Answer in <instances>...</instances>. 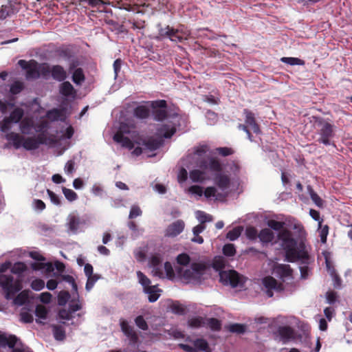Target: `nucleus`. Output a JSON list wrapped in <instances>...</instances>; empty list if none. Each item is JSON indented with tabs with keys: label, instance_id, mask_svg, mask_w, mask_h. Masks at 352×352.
I'll return each instance as SVG.
<instances>
[{
	"label": "nucleus",
	"instance_id": "obj_1",
	"mask_svg": "<svg viewBox=\"0 0 352 352\" xmlns=\"http://www.w3.org/2000/svg\"><path fill=\"white\" fill-rule=\"evenodd\" d=\"M278 239L281 242V246L285 252V260L290 263L301 261L302 263L307 264L309 258L307 252L305 250L303 244L298 246L297 241L293 238L292 233L287 229L278 232Z\"/></svg>",
	"mask_w": 352,
	"mask_h": 352
},
{
	"label": "nucleus",
	"instance_id": "obj_2",
	"mask_svg": "<svg viewBox=\"0 0 352 352\" xmlns=\"http://www.w3.org/2000/svg\"><path fill=\"white\" fill-rule=\"evenodd\" d=\"M313 118L314 120V126L319 135L318 142L326 146L331 145V139L335 135L334 126L322 118L314 116Z\"/></svg>",
	"mask_w": 352,
	"mask_h": 352
},
{
	"label": "nucleus",
	"instance_id": "obj_3",
	"mask_svg": "<svg viewBox=\"0 0 352 352\" xmlns=\"http://www.w3.org/2000/svg\"><path fill=\"white\" fill-rule=\"evenodd\" d=\"M0 287L3 290L6 299L10 300L21 290L22 284L20 280L14 281L12 275L0 274Z\"/></svg>",
	"mask_w": 352,
	"mask_h": 352
},
{
	"label": "nucleus",
	"instance_id": "obj_4",
	"mask_svg": "<svg viewBox=\"0 0 352 352\" xmlns=\"http://www.w3.org/2000/svg\"><path fill=\"white\" fill-rule=\"evenodd\" d=\"M18 65L25 70V78L28 80H36L42 77L43 63H38L36 60L32 59L30 60H19Z\"/></svg>",
	"mask_w": 352,
	"mask_h": 352
},
{
	"label": "nucleus",
	"instance_id": "obj_5",
	"mask_svg": "<svg viewBox=\"0 0 352 352\" xmlns=\"http://www.w3.org/2000/svg\"><path fill=\"white\" fill-rule=\"evenodd\" d=\"M42 77L47 78L50 75L58 82H63L67 78V74L64 67L60 65H54L52 67L47 63H43L41 68Z\"/></svg>",
	"mask_w": 352,
	"mask_h": 352
},
{
	"label": "nucleus",
	"instance_id": "obj_6",
	"mask_svg": "<svg viewBox=\"0 0 352 352\" xmlns=\"http://www.w3.org/2000/svg\"><path fill=\"white\" fill-rule=\"evenodd\" d=\"M146 104H149L154 120L163 121L168 117V104L165 100L147 101Z\"/></svg>",
	"mask_w": 352,
	"mask_h": 352
},
{
	"label": "nucleus",
	"instance_id": "obj_7",
	"mask_svg": "<svg viewBox=\"0 0 352 352\" xmlns=\"http://www.w3.org/2000/svg\"><path fill=\"white\" fill-rule=\"evenodd\" d=\"M263 289L265 292L267 297L272 298L274 295V291L281 292L285 287L282 283H279L274 277L267 276L262 279Z\"/></svg>",
	"mask_w": 352,
	"mask_h": 352
},
{
	"label": "nucleus",
	"instance_id": "obj_8",
	"mask_svg": "<svg viewBox=\"0 0 352 352\" xmlns=\"http://www.w3.org/2000/svg\"><path fill=\"white\" fill-rule=\"evenodd\" d=\"M220 281L225 285L236 287L240 283V276L235 270L222 271L219 273Z\"/></svg>",
	"mask_w": 352,
	"mask_h": 352
},
{
	"label": "nucleus",
	"instance_id": "obj_9",
	"mask_svg": "<svg viewBox=\"0 0 352 352\" xmlns=\"http://www.w3.org/2000/svg\"><path fill=\"white\" fill-rule=\"evenodd\" d=\"M159 34L162 37H168L172 41L182 42L183 37L179 35V30L167 25L159 30Z\"/></svg>",
	"mask_w": 352,
	"mask_h": 352
},
{
	"label": "nucleus",
	"instance_id": "obj_10",
	"mask_svg": "<svg viewBox=\"0 0 352 352\" xmlns=\"http://www.w3.org/2000/svg\"><path fill=\"white\" fill-rule=\"evenodd\" d=\"M274 272L283 280L287 278H293V270L289 265L277 264L274 267Z\"/></svg>",
	"mask_w": 352,
	"mask_h": 352
},
{
	"label": "nucleus",
	"instance_id": "obj_11",
	"mask_svg": "<svg viewBox=\"0 0 352 352\" xmlns=\"http://www.w3.org/2000/svg\"><path fill=\"white\" fill-rule=\"evenodd\" d=\"M184 222L181 220H177L173 223L170 224L166 230V236H176L179 234L184 229Z\"/></svg>",
	"mask_w": 352,
	"mask_h": 352
},
{
	"label": "nucleus",
	"instance_id": "obj_12",
	"mask_svg": "<svg viewBox=\"0 0 352 352\" xmlns=\"http://www.w3.org/2000/svg\"><path fill=\"white\" fill-rule=\"evenodd\" d=\"M243 114L245 116V122L248 127H251L254 133H260V127L256 121L254 114L248 109H243Z\"/></svg>",
	"mask_w": 352,
	"mask_h": 352
},
{
	"label": "nucleus",
	"instance_id": "obj_13",
	"mask_svg": "<svg viewBox=\"0 0 352 352\" xmlns=\"http://www.w3.org/2000/svg\"><path fill=\"white\" fill-rule=\"evenodd\" d=\"M151 107L149 104L138 105L133 109V116L139 120H145L149 118L151 115Z\"/></svg>",
	"mask_w": 352,
	"mask_h": 352
},
{
	"label": "nucleus",
	"instance_id": "obj_14",
	"mask_svg": "<svg viewBox=\"0 0 352 352\" xmlns=\"http://www.w3.org/2000/svg\"><path fill=\"white\" fill-rule=\"evenodd\" d=\"M121 329L123 333L133 342H136L138 340V336L133 329V327L130 326L129 322L122 320L120 322Z\"/></svg>",
	"mask_w": 352,
	"mask_h": 352
},
{
	"label": "nucleus",
	"instance_id": "obj_15",
	"mask_svg": "<svg viewBox=\"0 0 352 352\" xmlns=\"http://www.w3.org/2000/svg\"><path fill=\"white\" fill-rule=\"evenodd\" d=\"M278 333L282 341L285 343L291 339H294L295 333L294 329L289 326L280 327Z\"/></svg>",
	"mask_w": 352,
	"mask_h": 352
},
{
	"label": "nucleus",
	"instance_id": "obj_16",
	"mask_svg": "<svg viewBox=\"0 0 352 352\" xmlns=\"http://www.w3.org/2000/svg\"><path fill=\"white\" fill-rule=\"evenodd\" d=\"M215 184L222 190L228 189L230 186V178L226 174L219 173L214 178Z\"/></svg>",
	"mask_w": 352,
	"mask_h": 352
},
{
	"label": "nucleus",
	"instance_id": "obj_17",
	"mask_svg": "<svg viewBox=\"0 0 352 352\" xmlns=\"http://www.w3.org/2000/svg\"><path fill=\"white\" fill-rule=\"evenodd\" d=\"M7 140L12 142V145L16 149H19L23 146L25 137L14 132H10L6 135Z\"/></svg>",
	"mask_w": 352,
	"mask_h": 352
},
{
	"label": "nucleus",
	"instance_id": "obj_18",
	"mask_svg": "<svg viewBox=\"0 0 352 352\" xmlns=\"http://www.w3.org/2000/svg\"><path fill=\"white\" fill-rule=\"evenodd\" d=\"M60 94L65 97L74 96L76 90L69 81H63L59 87Z\"/></svg>",
	"mask_w": 352,
	"mask_h": 352
},
{
	"label": "nucleus",
	"instance_id": "obj_19",
	"mask_svg": "<svg viewBox=\"0 0 352 352\" xmlns=\"http://www.w3.org/2000/svg\"><path fill=\"white\" fill-rule=\"evenodd\" d=\"M113 140L116 142L121 144L123 147L129 149H132L134 147L133 142L128 137L121 134V133H116L113 135Z\"/></svg>",
	"mask_w": 352,
	"mask_h": 352
},
{
	"label": "nucleus",
	"instance_id": "obj_20",
	"mask_svg": "<svg viewBox=\"0 0 352 352\" xmlns=\"http://www.w3.org/2000/svg\"><path fill=\"white\" fill-rule=\"evenodd\" d=\"M190 268L197 281H200L201 276L206 270V264L204 263H192L190 265Z\"/></svg>",
	"mask_w": 352,
	"mask_h": 352
},
{
	"label": "nucleus",
	"instance_id": "obj_21",
	"mask_svg": "<svg viewBox=\"0 0 352 352\" xmlns=\"http://www.w3.org/2000/svg\"><path fill=\"white\" fill-rule=\"evenodd\" d=\"M46 117L51 121L63 120L65 119V113L63 109H52L49 110L46 113Z\"/></svg>",
	"mask_w": 352,
	"mask_h": 352
},
{
	"label": "nucleus",
	"instance_id": "obj_22",
	"mask_svg": "<svg viewBox=\"0 0 352 352\" xmlns=\"http://www.w3.org/2000/svg\"><path fill=\"white\" fill-rule=\"evenodd\" d=\"M258 238L263 243H269L274 239V234L270 228H263L258 233Z\"/></svg>",
	"mask_w": 352,
	"mask_h": 352
},
{
	"label": "nucleus",
	"instance_id": "obj_23",
	"mask_svg": "<svg viewBox=\"0 0 352 352\" xmlns=\"http://www.w3.org/2000/svg\"><path fill=\"white\" fill-rule=\"evenodd\" d=\"M137 276L139 283L143 286L144 293H150L152 289L150 279L140 271L137 272Z\"/></svg>",
	"mask_w": 352,
	"mask_h": 352
},
{
	"label": "nucleus",
	"instance_id": "obj_24",
	"mask_svg": "<svg viewBox=\"0 0 352 352\" xmlns=\"http://www.w3.org/2000/svg\"><path fill=\"white\" fill-rule=\"evenodd\" d=\"M142 145L144 146V149L154 151L160 148L161 144L158 140L150 138L147 140H144L142 142Z\"/></svg>",
	"mask_w": 352,
	"mask_h": 352
},
{
	"label": "nucleus",
	"instance_id": "obj_25",
	"mask_svg": "<svg viewBox=\"0 0 352 352\" xmlns=\"http://www.w3.org/2000/svg\"><path fill=\"white\" fill-rule=\"evenodd\" d=\"M208 168L210 171L221 173L223 170V166L218 158L210 157L208 158Z\"/></svg>",
	"mask_w": 352,
	"mask_h": 352
},
{
	"label": "nucleus",
	"instance_id": "obj_26",
	"mask_svg": "<svg viewBox=\"0 0 352 352\" xmlns=\"http://www.w3.org/2000/svg\"><path fill=\"white\" fill-rule=\"evenodd\" d=\"M35 139L38 147L40 144H54L56 143L54 137L47 138L44 133H41L37 136H35Z\"/></svg>",
	"mask_w": 352,
	"mask_h": 352
},
{
	"label": "nucleus",
	"instance_id": "obj_27",
	"mask_svg": "<svg viewBox=\"0 0 352 352\" xmlns=\"http://www.w3.org/2000/svg\"><path fill=\"white\" fill-rule=\"evenodd\" d=\"M178 274L182 276L184 280L187 281H197L196 277L193 274V272L192 269H186L183 270L182 267H178L176 269Z\"/></svg>",
	"mask_w": 352,
	"mask_h": 352
},
{
	"label": "nucleus",
	"instance_id": "obj_28",
	"mask_svg": "<svg viewBox=\"0 0 352 352\" xmlns=\"http://www.w3.org/2000/svg\"><path fill=\"white\" fill-rule=\"evenodd\" d=\"M24 116V111L20 107L15 108L8 117L13 123H18Z\"/></svg>",
	"mask_w": 352,
	"mask_h": 352
},
{
	"label": "nucleus",
	"instance_id": "obj_29",
	"mask_svg": "<svg viewBox=\"0 0 352 352\" xmlns=\"http://www.w3.org/2000/svg\"><path fill=\"white\" fill-rule=\"evenodd\" d=\"M326 263H327V267L328 269V271L329 272L331 276L333 278L334 287L340 288L341 287V284H342V280H341L340 277L336 273V271L334 269V267H330V264L328 262V261H326Z\"/></svg>",
	"mask_w": 352,
	"mask_h": 352
},
{
	"label": "nucleus",
	"instance_id": "obj_30",
	"mask_svg": "<svg viewBox=\"0 0 352 352\" xmlns=\"http://www.w3.org/2000/svg\"><path fill=\"white\" fill-rule=\"evenodd\" d=\"M189 177L193 182H203L205 180V172L199 169H194L190 171Z\"/></svg>",
	"mask_w": 352,
	"mask_h": 352
},
{
	"label": "nucleus",
	"instance_id": "obj_31",
	"mask_svg": "<svg viewBox=\"0 0 352 352\" xmlns=\"http://www.w3.org/2000/svg\"><path fill=\"white\" fill-rule=\"evenodd\" d=\"M52 327L54 337L56 340L63 341L65 339V331L62 326L54 324Z\"/></svg>",
	"mask_w": 352,
	"mask_h": 352
},
{
	"label": "nucleus",
	"instance_id": "obj_32",
	"mask_svg": "<svg viewBox=\"0 0 352 352\" xmlns=\"http://www.w3.org/2000/svg\"><path fill=\"white\" fill-rule=\"evenodd\" d=\"M22 146L27 151H32L38 148L35 136L25 138Z\"/></svg>",
	"mask_w": 352,
	"mask_h": 352
},
{
	"label": "nucleus",
	"instance_id": "obj_33",
	"mask_svg": "<svg viewBox=\"0 0 352 352\" xmlns=\"http://www.w3.org/2000/svg\"><path fill=\"white\" fill-rule=\"evenodd\" d=\"M85 80L83 69L80 67L76 69L73 72L72 80L76 85H81Z\"/></svg>",
	"mask_w": 352,
	"mask_h": 352
},
{
	"label": "nucleus",
	"instance_id": "obj_34",
	"mask_svg": "<svg viewBox=\"0 0 352 352\" xmlns=\"http://www.w3.org/2000/svg\"><path fill=\"white\" fill-rule=\"evenodd\" d=\"M29 298V292L28 290H23L21 292L14 298V304L16 305H23L25 304Z\"/></svg>",
	"mask_w": 352,
	"mask_h": 352
},
{
	"label": "nucleus",
	"instance_id": "obj_35",
	"mask_svg": "<svg viewBox=\"0 0 352 352\" xmlns=\"http://www.w3.org/2000/svg\"><path fill=\"white\" fill-rule=\"evenodd\" d=\"M206 326L208 327L211 330L214 331H220L221 329V322L214 318H206Z\"/></svg>",
	"mask_w": 352,
	"mask_h": 352
},
{
	"label": "nucleus",
	"instance_id": "obj_36",
	"mask_svg": "<svg viewBox=\"0 0 352 352\" xmlns=\"http://www.w3.org/2000/svg\"><path fill=\"white\" fill-rule=\"evenodd\" d=\"M159 132L165 138H170L176 132V128L175 126H170L168 124H164L159 129Z\"/></svg>",
	"mask_w": 352,
	"mask_h": 352
},
{
	"label": "nucleus",
	"instance_id": "obj_37",
	"mask_svg": "<svg viewBox=\"0 0 352 352\" xmlns=\"http://www.w3.org/2000/svg\"><path fill=\"white\" fill-rule=\"evenodd\" d=\"M206 318L201 317V316H197L190 318L188 320V325L193 328H199L201 327H205L206 326Z\"/></svg>",
	"mask_w": 352,
	"mask_h": 352
},
{
	"label": "nucleus",
	"instance_id": "obj_38",
	"mask_svg": "<svg viewBox=\"0 0 352 352\" xmlns=\"http://www.w3.org/2000/svg\"><path fill=\"white\" fill-rule=\"evenodd\" d=\"M34 122L30 118H24L20 124V129L23 134H29L33 127Z\"/></svg>",
	"mask_w": 352,
	"mask_h": 352
},
{
	"label": "nucleus",
	"instance_id": "obj_39",
	"mask_svg": "<svg viewBox=\"0 0 352 352\" xmlns=\"http://www.w3.org/2000/svg\"><path fill=\"white\" fill-rule=\"evenodd\" d=\"M194 346L197 349L205 352H210V348L208 342L203 338H198L194 341Z\"/></svg>",
	"mask_w": 352,
	"mask_h": 352
},
{
	"label": "nucleus",
	"instance_id": "obj_40",
	"mask_svg": "<svg viewBox=\"0 0 352 352\" xmlns=\"http://www.w3.org/2000/svg\"><path fill=\"white\" fill-rule=\"evenodd\" d=\"M226 261L223 256H215L212 261V267L216 270H221L225 268Z\"/></svg>",
	"mask_w": 352,
	"mask_h": 352
},
{
	"label": "nucleus",
	"instance_id": "obj_41",
	"mask_svg": "<svg viewBox=\"0 0 352 352\" xmlns=\"http://www.w3.org/2000/svg\"><path fill=\"white\" fill-rule=\"evenodd\" d=\"M14 13V9L11 5H3L0 8V19L3 20Z\"/></svg>",
	"mask_w": 352,
	"mask_h": 352
},
{
	"label": "nucleus",
	"instance_id": "obj_42",
	"mask_svg": "<svg viewBox=\"0 0 352 352\" xmlns=\"http://www.w3.org/2000/svg\"><path fill=\"white\" fill-rule=\"evenodd\" d=\"M280 61L290 65H305V61L303 60L294 57H283L280 58Z\"/></svg>",
	"mask_w": 352,
	"mask_h": 352
},
{
	"label": "nucleus",
	"instance_id": "obj_43",
	"mask_svg": "<svg viewBox=\"0 0 352 352\" xmlns=\"http://www.w3.org/2000/svg\"><path fill=\"white\" fill-rule=\"evenodd\" d=\"M23 89L24 83L21 81L16 80L10 85V92L12 95H16L21 93L23 90Z\"/></svg>",
	"mask_w": 352,
	"mask_h": 352
},
{
	"label": "nucleus",
	"instance_id": "obj_44",
	"mask_svg": "<svg viewBox=\"0 0 352 352\" xmlns=\"http://www.w3.org/2000/svg\"><path fill=\"white\" fill-rule=\"evenodd\" d=\"M27 269V265L24 263L16 262L11 268V272L14 274H21V273L25 272Z\"/></svg>",
	"mask_w": 352,
	"mask_h": 352
},
{
	"label": "nucleus",
	"instance_id": "obj_45",
	"mask_svg": "<svg viewBox=\"0 0 352 352\" xmlns=\"http://www.w3.org/2000/svg\"><path fill=\"white\" fill-rule=\"evenodd\" d=\"M267 226L275 231H279L284 230L285 223L283 221H278L274 219H270L267 222Z\"/></svg>",
	"mask_w": 352,
	"mask_h": 352
},
{
	"label": "nucleus",
	"instance_id": "obj_46",
	"mask_svg": "<svg viewBox=\"0 0 352 352\" xmlns=\"http://www.w3.org/2000/svg\"><path fill=\"white\" fill-rule=\"evenodd\" d=\"M80 224V219L75 216L71 215L69 217L68 226L70 230L76 231Z\"/></svg>",
	"mask_w": 352,
	"mask_h": 352
},
{
	"label": "nucleus",
	"instance_id": "obj_47",
	"mask_svg": "<svg viewBox=\"0 0 352 352\" xmlns=\"http://www.w3.org/2000/svg\"><path fill=\"white\" fill-rule=\"evenodd\" d=\"M228 330L232 333H243L245 331L246 327L245 324L234 323L229 325Z\"/></svg>",
	"mask_w": 352,
	"mask_h": 352
},
{
	"label": "nucleus",
	"instance_id": "obj_48",
	"mask_svg": "<svg viewBox=\"0 0 352 352\" xmlns=\"http://www.w3.org/2000/svg\"><path fill=\"white\" fill-rule=\"evenodd\" d=\"M48 314L47 308L42 305H38L36 307L35 315L39 318L46 319Z\"/></svg>",
	"mask_w": 352,
	"mask_h": 352
},
{
	"label": "nucleus",
	"instance_id": "obj_49",
	"mask_svg": "<svg viewBox=\"0 0 352 352\" xmlns=\"http://www.w3.org/2000/svg\"><path fill=\"white\" fill-rule=\"evenodd\" d=\"M100 278V276L97 274H93L91 276L87 277V280L85 285L87 291H90L94 287L96 282Z\"/></svg>",
	"mask_w": 352,
	"mask_h": 352
},
{
	"label": "nucleus",
	"instance_id": "obj_50",
	"mask_svg": "<svg viewBox=\"0 0 352 352\" xmlns=\"http://www.w3.org/2000/svg\"><path fill=\"white\" fill-rule=\"evenodd\" d=\"M62 190H63V193L64 194L65 198L68 201H74L78 199L77 194L72 189L67 188L66 187H63Z\"/></svg>",
	"mask_w": 352,
	"mask_h": 352
},
{
	"label": "nucleus",
	"instance_id": "obj_51",
	"mask_svg": "<svg viewBox=\"0 0 352 352\" xmlns=\"http://www.w3.org/2000/svg\"><path fill=\"white\" fill-rule=\"evenodd\" d=\"M173 313L179 315H184L186 314V308L179 302H175L170 306Z\"/></svg>",
	"mask_w": 352,
	"mask_h": 352
},
{
	"label": "nucleus",
	"instance_id": "obj_52",
	"mask_svg": "<svg viewBox=\"0 0 352 352\" xmlns=\"http://www.w3.org/2000/svg\"><path fill=\"white\" fill-rule=\"evenodd\" d=\"M241 232V228L239 227H236L227 233L226 237L230 241H234L239 237Z\"/></svg>",
	"mask_w": 352,
	"mask_h": 352
},
{
	"label": "nucleus",
	"instance_id": "obj_53",
	"mask_svg": "<svg viewBox=\"0 0 352 352\" xmlns=\"http://www.w3.org/2000/svg\"><path fill=\"white\" fill-rule=\"evenodd\" d=\"M223 254L226 256H233L236 254L234 244L228 243L223 247Z\"/></svg>",
	"mask_w": 352,
	"mask_h": 352
},
{
	"label": "nucleus",
	"instance_id": "obj_54",
	"mask_svg": "<svg viewBox=\"0 0 352 352\" xmlns=\"http://www.w3.org/2000/svg\"><path fill=\"white\" fill-rule=\"evenodd\" d=\"M70 298V294L67 291H61L58 296L59 305H65Z\"/></svg>",
	"mask_w": 352,
	"mask_h": 352
},
{
	"label": "nucleus",
	"instance_id": "obj_55",
	"mask_svg": "<svg viewBox=\"0 0 352 352\" xmlns=\"http://www.w3.org/2000/svg\"><path fill=\"white\" fill-rule=\"evenodd\" d=\"M152 287L151 292L147 293L148 294V301L150 302H154L157 300L160 297V294H157V292H161V289H156V285L151 286Z\"/></svg>",
	"mask_w": 352,
	"mask_h": 352
},
{
	"label": "nucleus",
	"instance_id": "obj_56",
	"mask_svg": "<svg viewBox=\"0 0 352 352\" xmlns=\"http://www.w3.org/2000/svg\"><path fill=\"white\" fill-rule=\"evenodd\" d=\"M135 322L137 327L143 331H146L148 329L147 322L145 321L142 316H138L135 319Z\"/></svg>",
	"mask_w": 352,
	"mask_h": 352
},
{
	"label": "nucleus",
	"instance_id": "obj_57",
	"mask_svg": "<svg viewBox=\"0 0 352 352\" xmlns=\"http://www.w3.org/2000/svg\"><path fill=\"white\" fill-rule=\"evenodd\" d=\"M190 261V258L189 255L186 253L180 254L177 256V262L181 265L186 266L189 264Z\"/></svg>",
	"mask_w": 352,
	"mask_h": 352
},
{
	"label": "nucleus",
	"instance_id": "obj_58",
	"mask_svg": "<svg viewBox=\"0 0 352 352\" xmlns=\"http://www.w3.org/2000/svg\"><path fill=\"white\" fill-rule=\"evenodd\" d=\"M60 277L63 280L69 283L72 285V289L74 292H77L78 286L75 282V279L74 278V277L72 276L67 274V275H61Z\"/></svg>",
	"mask_w": 352,
	"mask_h": 352
},
{
	"label": "nucleus",
	"instance_id": "obj_59",
	"mask_svg": "<svg viewBox=\"0 0 352 352\" xmlns=\"http://www.w3.org/2000/svg\"><path fill=\"white\" fill-rule=\"evenodd\" d=\"M216 151L219 155L223 157L231 155L234 152L232 148L229 147H218L216 148Z\"/></svg>",
	"mask_w": 352,
	"mask_h": 352
},
{
	"label": "nucleus",
	"instance_id": "obj_60",
	"mask_svg": "<svg viewBox=\"0 0 352 352\" xmlns=\"http://www.w3.org/2000/svg\"><path fill=\"white\" fill-rule=\"evenodd\" d=\"M31 287L35 291H40L45 287V282L40 278L35 279L32 282Z\"/></svg>",
	"mask_w": 352,
	"mask_h": 352
},
{
	"label": "nucleus",
	"instance_id": "obj_61",
	"mask_svg": "<svg viewBox=\"0 0 352 352\" xmlns=\"http://www.w3.org/2000/svg\"><path fill=\"white\" fill-rule=\"evenodd\" d=\"M198 214L199 215L197 216V218L201 224H205L206 222L211 221L212 220V216L205 213L204 212L198 211Z\"/></svg>",
	"mask_w": 352,
	"mask_h": 352
},
{
	"label": "nucleus",
	"instance_id": "obj_62",
	"mask_svg": "<svg viewBox=\"0 0 352 352\" xmlns=\"http://www.w3.org/2000/svg\"><path fill=\"white\" fill-rule=\"evenodd\" d=\"M320 228V237L322 243H325L327 242V235L329 234V226L325 225L324 226L319 227Z\"/></svg>",
	"mask_w": 352,
	"mask_h": 352
},
{
	"label": "nucleus",
	"instance_id": "obj_63",
	"mask_svg": "<svg viewBox=\"0 0 352 352\" xmlns=\"http://www.w3.org/2000/svg\"><path fill=\"white\" fill-rule=\"evenodd\" d=\"M11 123H12V122L8 117L4 118L3 120L0 123V130L2 132H6V131H9L11 128V126H10Z\"/></svg>",
	"mask_w": 352,
	"mask_h": 352
},
{
	"label": "nucleus",
	"instance_id": "obj_64",
	"mask_svg": "<svg viewBox=\"0 0 352 352\" xmlns=\"http://www.w3.org/2000/svg\"><path fill=\"white\" fill-rule=\"evenodd\" d=\"M142 212L138 206H132L129 217V219H135L142 214Z\"/></svg>",
	"mask_w": 352,
	"mask_h": 352
}]
</instances>
